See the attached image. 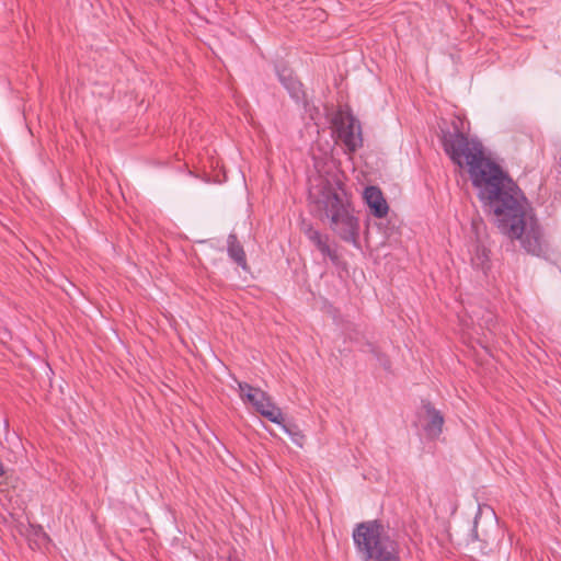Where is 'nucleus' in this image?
Here are the masks:
<instances>
[{
  "label": "nucleus",
  "instance_id": "f257e3e1",
  "mask_svg": "<svg viewBox=\"0 0 561 561\" xmlns=\"http://www.w3.org/2000/svg\"><path fill=\"white\" fill-rule=\"evenodd\" d=\"M442 145L455 164L467 169L479 201L500 232L518 240L527 253L546 257L549 244L531 205L508 173L485 156L483 145L458 127L443 130Z\"/></svg>",
  "mask_w": 561,
  "mask_h": 561
},
{
  "label": "nucleus",
  "instance_id": "f03ea898",
  "mask_svg": "<svg viewBox=\"0 0 561 561\" xmlns=\"http://www.w3.org/2000/svg\"><path fill=\"white\" fill-rule=\"evenodd\" d=\"M343 172L332 159L325 158L321 169L318 168V186H321L322 195L325 197L324 218L336 236L356 245L359 220L354 215V208L343 188Z\"/></svg>",
  "mask_w": 561,
  "mask_h": 561
},
{
  "label": "nucleus",
  "instance_id": "7ed1b4c3",
  "mask_svg": "<svg viewBox=\"0 0 561 561\" xmlns=\"http://www.w3.org/2000/svg\"><path fill=\"white\" fill-rule=\"evenodd\" d=\"M352 537L360 560L400 561L399 542L381 520L373 519L357 524Z\"/></svg>",
  "mask_w": 561,
  "mask_h": 561
},
{
  "label": "nucleus",
  "instance_id": "20e7f679",
  "mask_svg": "<svg viewBox=\"0 0 561 561\" xmlns=\"http://www.w3.org/2000/svg\"><path fill=\"white\" fill-rule=\"evenodd\" d=\"M499 534L500 528L493 510L486 505L480 506L471 530L472 541H479L480 549L486 553L496 546Z\"/></svg>",
  "mask_w": 561,
  "mask_h": 561
},
{
  "label": "nucleus",
  "instance_id": "39448f33",
  "mask_svg": "<svg viewBox=\"0 0 561 561\" xmlns=\"http://www.w3.org/2000/svg\"><path fill=\"white\" fill-rule=\"evenodd\" d=\"M337 138L343 142L346 151L355 152L363 145L359 122L353 115L337 116L333 121Z\"/></svg>",
  "mask_w": 561,
  "mask_h": 561
},
{
  "label": "nucleus",
  "instance_id": "423d86ee",
  "mask_svg": "<svg viewBox=\"0 0 561 561\" xmlns=\"http://www.w3.org/2000/svg\"><path fill=\"white\" fill-rule=\"evenodd\" d=\"M419 421L422 422V427L427 438L436 439L439 437L443 432L445 419L442 412L435 409L427 400L422 401Z\"/></svg>",
  "mask_w": 561,
  "mask_h": 561
},
{
  "label": "nucleus",
  "instance_id": "0eeeda50",
  "mask_svg": "<svg viewBox=\"0 0 561 561\" xmlns=\"http://www.w3.org/2000/svg\"><path fill=\"white\" fill-rule=\"evenodd\" d=\"M364 199L375 217L383 218L388 214L389 207L379 187H366Z\"/></svg>",
  "mask_w": 561,
  "mask_h": 561
},
{
  "label": "nucleus",
  "instance_id": "6e6552de",
  "mask_svg": "<svg viewBox=\"0 0 561 561\" xmlns=\"http://www.w3.org/2000/svg\"><path fill=\"white\" fill-rule=\"evenodd\" d=\"M254 409L264 417L268 419L271 422L280 425L285 430L284 425V416L279 408H277L271 399L263 393V398L257 401Z\"/></svg>",
  "mask_w": 561,
  "mask_h": 561
},
{
  "label": "nucleus",
  "instance_id": "1a4fd4ad",
  "mask_svg": "<svg viewBox=\"0 0 561 561\" xmlns=\"http://www.w3.org/2000/svg\"><path fill=\"white\" fill-rule=\"evenodd\" d=\"M228 243V254L229 256L242 268L247 267V260L243 248L237 240L234 234H230L227 240Z\"/></svg>",
  "mask_w": 561,
  "mask_h": 561
},
{
  "label": "nucleus",
  "instance_id": "9d476101",
  "mask_svg": "<svg viewBox=\"0 0 561 561\" xmlns=\"http://www.w3.org/2000/svg\"><path fill=\"white\" fill-rule=\"evenodd\" d=\"M237 385H238L240 397L244 402L250 403L253 407H255L257 401L260 400V398L261 399L263 398L264 391H262L261 389L254 388V387L250 386L249 383L240 382V381H237Z\"/></svg>",
  "mask_w": 561,
  "mask_h": 561
},
{
  "label": "nucleus",
  "instance_id": "9b49d317",
  "mask_svg": "<svg viewBox=\"0 0 561 561\" xmlns=\"http://www.w3.org/2000/svg\"><path fill=\"white\" fill-rule=\"evenodd\" d=\"M318 251L322 254L324 259H329L334 266H341L343 261L341 254L339 252L337 244H328L322 242L320 237L318 236Z\"/></svg>",
  "mask_w": 561,
  "mask_h": 561
},
{
  "label": "nucleus",
  "instance_id": "f8f14e48",
  "mask_svg": "<svg viewBox=\"0 0 561 561\" xmlns=\"http://www.w3.org/2000/svg\"><path fill=\"white\" fill-rule=\"evenodd\" d=\"M283 82H284V85L290 91V93L294 94V96L298 98V93H297V90H298V83L295 82V81H285L284 79H282Z\"/></svg>",
  "mask_w": 561,
  "mask_h": 561
},
{
  "label": "nucleus",
  "instance_id": "ddd939ff",
  "mask_svg": "<svg viewBox=\"0 0 561 561\" xmlns=\"http://www.w3.org/2000/svg\"><path fill=\"white\" fill-rule=\"evenodd\" d=\"M304 229H305L306 234L308 236V238L311 241L316 240V230H313L310 226L304 227Z\"/></svg>",
  "mask_w": 561,
  "mask_h": 561
},
{
  "label": "nucleus",
  "instance_id": "4468645a",
  "mask_svg": "<svg viewBox=\"0 0 561 561\" xmlns=\"http://www.w3.org/2000/svg\"><path fill=\"white\" fill-rule=\"evenodd\" d=\"M478 260H481V264H483V261H484V260H488V254H486V252H485V249H482V250H481V255H480V254H478Z\"/></svg>",
  "mask_w": 561,
  "mask_h": 561
},
{
  "label": "nucleus",
  "instance_id": "2eb2a0df",
  "mask_svg": "<svg viewBox=\"0 0 561 561\" xmlns=\"http://www.w3.org/2000/svg\"><path fill=\"white\" fill-rule=\"evenodd\" d=\"M324 15H325L324 11H321V12L318 11V15H317L318 21L322 20V16H324Z\"/></svg>",
  "mask_w": 561,
  "mask_h": 561
},
{
  "label": "nucleus",
  "instance_id": "dca6fc26",
  "mask_svg": "<svg viewBox=\"0 0 561 561\" xmlns=\"http://www.w3.org/2000/svg\"><path fill=\"white\" fill-rule=\"evenodd\" d=\"M456 508H457L456 504L454 502H451L450 508H449L450 512L454 513L456 511Z\"/></svg>",
  "mask_w": 561,
  "mask_h": 561
}]
</instances>
